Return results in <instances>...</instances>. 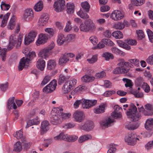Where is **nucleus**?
I'll use <instances>...</instances> for the list:
<instances>
[{"label": "nucleus", "instance_id": "obj_1", "mask_svg": "<svg viewBox=\"0 0 153 153\" xmlns=\"http://www.w3.org/2000/svg\"><path fill=\"white\" fill-rule=\"evenodd\" d=\"M71 114L70 113H65L60 112L58 115L56 113L55 110L52 111L51 113V121L54 125L60 124L64 120L70 118Z\"/></svg>", "mask_w": 153, "mask_h": 153}, {"label": "nucleus", "instance_id": "obj_2", "mask_svg": "<svg viewBox=\"0 0 153 153\" xmlns=\"http://www.w3.org/2000/svg\"><path fill=\"white\" fill-rule=\"evenodd\" d=\"M36 56L35 53L33 51L27 53L26 58L23 57L21 59L18 66L19 70L21 71L25 67H27L31 60Z\"/></svg>", "mask_w": 153, "mask_h": 153}, {"label": "nucleus", "instance_id": "obj_3", "mask_svg": "<svg viewBox=\"0 0 153 153\" xmlns=\"http://www.w3.org/2000/svg\"><path fill=\"white\" fill-rule=\"evenodd\" d=\"M79 27L80 30L84 32H93L96 29L95 24L91 19H88L82 22Z\"/></svg>", "mask_w": 153, "mask_h": 153}, {"label": "nucleus", "instance_id": "obj_4", "mask_svg": "<svg viewBox=\"0 0 153 153\" xmlns=\"http://www.w3.org/2000/svg\"><path fill=\"white\" fill-rule=\"evenodd\" d=\"M137 109L135 106L131 104L129 108L128 111H127L126 114L128 117L131 118L134 121H136L139 120L141 117V115L137 113Z\"/></svg>", "mask_w": 153, "mask_h": 153}, {"label": "nucleus", "instance_id": "obj_5", "mask_svg": "<svg viewBox=\"0 0 153 153\" xmlns=\"http://www.w3.org/2000/svg\"><path fill=\"white\" fill-rule=\"evenodd\" d=\"M22 38V37L18 38V36L15 34H12L10 36L9 38L10 42L8 47V50H10L12 49L16 43V48L19 47L21 45Z\"/></svg>", "mask_w": 153, "mask_h": 153}, {"label": "nucleus", "instance_id": "obj_6", "mask_svg": "<svg viewBox=\"0 0 153 153\" xmlns=\"http://www.w3.org/2000/svg\"><path fill=\"white\" fill-rule=\"evenodd\" d=\"M76 83V80L71 79L66 82L63 85L62 88V91L64 94L69 92L74 87Z\"/></svg>", "mask_w": 153, "mask_h": 153}, {"label": "nucleus", "instance_id": "obj_7", "mask_svg": "<svg viewBox=\"0 0 153 153\" xmlns=\"http://www.w3.org/2000/svg\"><path fill=\"white\" fill-rule=\"evenodd\" d=\"M141 139V138L138 137L135 133L131 132L126 137L125 140L128 145H134L136 143L137 140L140 141Z\"/></svg>", "mask_w": 153, "mask_h": 153}, {"label": "nucleus", "instance_id": "obj_8", "mask_svg": "<svg viewBox=\"0 0 153 153\" xmlns=\"http://www.w3.org/2000/svg\"><path fill=\"white\" fill-rule=\"evenodd\" d=\"M85 115L84 112L79 110L75 111L73 114V118L75 121L77 122H82L84 120Z\"/></svg>", "mask_w": 153, "mask_h": 153}, {"label": "nucleus", "instance_id": "obj_9", "mask_svg": "<svg viewBox=\"0 0 153 153\" xmlns=\"http://www.w3.org/2000/svg\"><path fill=\"white\" fill-rule=\"evenodd\" d=\"M56 86V81L54 79L43 88V91L46 93L51 92L55 89Z\"/></svg>", "mask_w": 153, "mask_h": 153}, {"label": "nucleus", "instance_id": "obj_10", "mask_svg": "<svg viewBox=\"0 0 153 153\" xmlns=\"http://www.w3.org/2000/svg\"><path fill=\"white\" fill-rule=\"evenodd\" d=\"M37 35L36 32L32 31H30L27 35H26L25 38V44L26 45H29L32 42Z\"/></svg>", "mask_w": 153, "mask_h": 153}, {"label": "nucleus", "instance_id": "obj_11", "mask_svg": "<svg viewBox=\"0 0 153 153\" xmlns=\"http://www.w3.org/2000/svg\"><path fill=\"white\" fill-rule=\"evenodd\" d=\"M124 16V14L121 11L116 10L112 12L111 18L114 21H118L122 19Z\"/></svg>", "mask_w": 153, "mask_h": 153}, {"label": "nucleus", "instance_id": "obj_12", "mask_svg": "<svg viewBox=\"0 0 153 153\" xmlns=\"http://www.w3.org/2000/svg\"><path fill=\"white\" fill-rule=\"evenodd\" d=\"M74 54L72 53H65L63 57L59 58V64L62 65H65L69 60L68 57L72 58L74 57Z\"/></svg>", "mask_w": 153, "mask_h": 153}, {"label": "nucleus", "instance_id": "obj_13", "mask_svg": "<svg viewBox=\"0 0 153 153\" xmlns=\"http://www.w3.org/2000/svg\"><path fill=\"white\" fill-rule=\"evenodd\" d=\"M65 3L64 0H57L53 4L55 10L57 12H61L63 9L65 5Z\"/></svg>", "mask_w": 153, "mask_h": 153}, {"label": "nucleus", "instance_id": "obj_14", "mask_svg": "<svg viewBox=\"0 0 153 153\" xmlns=\"http://www.w3.org/2000/svg\"><path fill=\"white\" fill-rule=\"evenodd\" d=\"M83 108H84L89 109L93 106H95L97 103V100H83Z\"/></svg>", "mask_w": 153, "mask_h": 153}, {"label": "nucleus", "instance_id": "obj_15", "mask_svg": "<svg viewBox=\"0 0 153 153\" xmlns=\"http://www.w3.org/2000/svg\"><path fill=\"white\" fill-rule=\"evenodd\" d=\"M49 38L48 35L47 34H40L36 42V44L39 45L40 44L46 42Z\"/></svg>", "mask_w": 153, "mask_h": 153}, {"label": "nucleus", "instance_id": "obj_16", "mask_svg": "<svg viewBox=\"0 0 153 153\" xmlns=\"http://www.w3.org/2000/svg\"><path fill=\"white\" fill-rule=\"evenodd\" d=\"M114 120L111 117H108L105 119L102 120L100 122V126L102 127H108L113 124Z\"/></svg>", "mask_w": 153, "mask_h": 153}, {"label": "nucleus", "instance_id": "obj_17", "mask_svg": "<svg viewBox=\"0 0 153 153\" xmlns=\"http://www.w3.org/2000/svg\"><path fill=\"white\" fill-rule=\"evenodd\" d=\"M94 127V123L92 121H87L79 128L86 131H89L91 130Z\"/></svg>", "mask_w": 153, "mask_h": 153}, {"label": "nucleus", "instance_id": "obj_18", "mask_svg": "<svg viewBox=\"0 0 153 153\" xmlns=\"http://www.w3.org/2000/svg\"><path fill=\"white\" fill-rule=\"evenodd\" d=\"M33 13L31 9H27L25 10L23 19L26 21L31 20L33 17Z\"/></svg>", "mask_w": 153, "mask_h": 153}, {"label": "nucleus", "instance_id": "obj_19", "mask_svg": "<svg viewBox=\"0 0 153 153\" xmlns=\"http://www.w3.org/2000/svg\"><path fill=\"white\" fill-rule=\"evenodd\" d=\"M49 19L48 15L46 14H42L39 19V25L41 26L44 25L48 22Z\"/></svg>", "mask_w": 153, "mask_h": 153}, {"label": "nucleus", "instance_id": "obj_20", "mask_svg": "<svg viewBox=\"0 0 153 153\" xmlns=\"http://www.w3.org/2000/svg\"><path fill=\"white\" fill-rule=\"evenodd\" d=\"M146 111L144 112V114L147 116H152L153 114V107L150 104H147L145 105Z\"/></svg>", "mask_w": 153, "mask_h": 153}, {"label": "nucleus", "instance_id": "obj_21", "mask_svg": "<svg viewBox=\"0 0 153 153\" xmlns=\"http://www.w3.org/2000/svg\"><path fill=\"white\" fill-rule=\"evenodd\" d=\"M49 125L48 122L47 120H44L42 122L40 127L41 134H44L49 130Z\"/></svg>", "mask_w": 153, "mask_h": 153}, {"label": "nucleus", "instance_id": "obj_22", "mask_svg": "<svg viewBox=\"0 0 153 153\" xmlns=\"http://www.w3.org/2000/svg\"><path fill=\"white\" fill-rule=\"evenodd\" d=\"M106 107L105 104L102 103L99 106L97 107L94 109V112L96 114H100L103 113L105 111V109Z\"/></svg>", "mask_w": 153, "mask_h": 153}, {"label": "nucleus", "instance_id": "obj_23", "mask_svg": "<svg viewBox=\"0 0 153 153\" xmlns=\"http://www.w3.org/2000/svg\"><path fill=\"white\" fill-rule=\"evenodd\" d=\"M128 69L126 67L116 68L113 71V73L115 74H124L127 73Z\"/></svg>", "mask_w": 153, "mask_h": 153}, {"label": "nucleus", "instance_id": "obj_24", "mask_svg": "<svg viewBox=\"0 0 153 153\" xmlns=\"http://www.w3.org/2000/svg\"><path fill=\"white\" fill-rule=\"evenodd\" d=\"M110 50L112 53L117 55L124 56L126 55L125 53L124 52L116 47L113 46L111 48Z\"/></svg>", "mask_w": 153, "mask_h": 153}, {"label": "nucleus", "instance_id": "obj_25", "mask_svg": "<svg viewBox=\"0 0 153 153\" xmlns=\"http://www.w3.org/2000/svg\"><path fill=\"white\" fill-rule=\"evenodd\" d=\"M7 108L9 109L13 108L16 110L17 108V107L15 102V98L13 97L9 99L7 103Z\"/></svg>", "mask_w": 153, "mask_h": 153}, {"label": "nucleus", "instance_id": "obj_26", "mask_svg": "<svg viewBox=\"0 0 153 153\" xmlns=\"http://www.w3.org/2000/svg\"><path fill=\"white\" fill-rule=\"evenodd\" d=\"M10 15V13H8L4 15V16H3L2 15H0V19H2L1 25V27H4L5 26Z\"/></svg>", "mask_w": 153, "mask_h": 153}, {"label": "nucleus", "instance_id": "obj_27", "mask_svg": "<svg viewBox=\"0 0 153 153\" xmlns=\"http://www.w3.org/2000/svg\"><path fill=\"white\" fill-rule=\"evenodd\" d=\"M50 55V51L46 48L41 50L39 54V56L45 59L47 58Z\"/></svg>", "mask_w": 153, "mask_h": 153}, {"label": "nucleus", "instance_id": "obj_28", "mask_svg": "<svg viewBox=\"0 0 153 153\" xmlns=\"http://www.w3.org/2000/svg\"><path fill=\"white\" fill-rule=\"evenodd\" d=\"M45 62L42 59H39L36 63L37 68L41 71H43L45 68Z\"/></svg>", "mask_w": 153, "mask_h": 153}, {"label": "nucleus", "instance_id": "obj_29", "mask_svg": "<svg viewBox=\"0 0 153 153\" xmlns=\"http://www.w3.org/2000/svg\"><path fill=\"white\" fill-rule=\"evenodd\" d=\"M145 128L148 130H152L153 129V119L147 120L145 124Z\"/></svg>", "mask_w": 153, "mask_h": 153}, {"label": "nucleus", "instance_id": "obj_30", "mask_svg": "<svg viewBox=\"0 0 153 153\" xmlns=\"http://www.w3.org/2000/svg\"><path fill=\"white\" fill-rule=\"evenodd\" d=\"M66 40V38L65 36L62 34H59L57 37V43L60 45H62Z\"/></svg>", "mask_w": 153, "mask_h": 153}, {"label": "nucleus", "instance_id": "obj_31", "mask_svg": "<svg viewBox=\"0 0 153 153\" xmlns=\"http://www.w3.org/2000/svg\"><path fill=\"white\" fill-rule=\"evenodd\" d=\"M22 149V145L20 141H17L14 145L13 151L17 152H21Z\"/></svg>", "mask_w": 153, "mask_h": 153}, {"label": "nucleus", "instance_id": "obj_32", "mask_svg": "<svg viewBox=\"0 0 153 153\" xmlns=\"http://www.w3.org/2000/svg\"><path fill=\"white\" fill-rule=\"evenodd\" d=\"M118 63L117 65L118 67L117 68L126 67L127 65L131 67V65L128 62H125L124 60L123 59H119L118 60Z\"/></svg>", "mask_w": 153, "mask_h": 153}, {"label": "nucleus", "instance_id": "obj_33", "mask_svg": "<svg viewBox=\"0 0 153 153\" xmlns=\"http://www.w3.org/2000/svg\"><path fill=\"white\" fill-rule=\"evenodd\" d=\"M43 7V2L40 1L35 4L34 7V9L36 11L39 12L42 10Z\"/></svg>", "mask_w": 153, "mask_h": 153}, {"label": "nucleus", "instance_id": "obj_34", "mask_svg": "<svg viewBox=\"0 0 153 153\" xmlns=\"http://www.w3.org/2000/svg\"><path fill=\"white\" fill-rule=\"evenodd\" d=\"M92 137L90 135L86 134L81 136L79 139V143H81L88 140H91Z\"/></svg>", "mask_w": 153, "mask_h": 153}, {"label": "nucleus", "instance_id": "obj_35", "mask_svg": "<svg viewBox=\"0 0 153 153\" xmlns=\"http://www.w3.org/2000/svg\"><path fill=\"white\" fill-rule=\"evenodd\" d=\"M70 76H65L63 74H61L59 76L58 80L59 85H61L65 81H67L70 78Z\"/></svg>", "mask_w": 153, "mask_h": 153}, {"label": "nucleus", "instance_id": "obj_36", "mask_svg": "<svg viewBox=\"0 0 153 153\" xmlns=\"http://www.w3.org/2000/svg\"><path fill=\"white\" fill-rule=\"evenodd\" d=\"M94 78V77L85 75L82 77L81 80L82 82H87L93 81Z\"/></svg>", "mask_w": 153, "mask_h": 153}, {"label": "nucleus", "instance_id": "obj_37", "mask_svg": "<svg viewBox=\"0 0 153 153\" xmlns=\"http://www.w3.org/2000/svg\"><path fill=\"white\" fill-rule=\"evenodd\" d=\"M67 7L68 13H73L74 8V5L73 3L71 2L67 3Z\"/></svg>", "mask_w": 153, "mask_h": 153}, {"label": "nucleus", "instance_id": "obj_38", "mask_svg": "<svg viewBox=\"0 0 153 153\" xmlns=\"http://www.w3.org/2000/svg\"><path fill=\"white\" fill-rule=\"evenodd\" d=\"M16 19V17L15 16H13L11 18L7 26L9 29L12 30L14 28L15 25V21Z\"/></svg>", "mask_w": 153, "mask_h": 153}, {"label": "nucleus", "instance_id": "obj_39", "mask_svg": "<svg viewBox=\"0 0 153 153\" xmlns=\"http://www.w3.org/2000/svg\"><path fill=\"white\" fill-rule=\"evenodd\" d=\"M56 65V63L54 60H50L47 63V68L48 70H51L53 69Z\"/></svg>", "mask_w": 153, "mask_h": 153}, {"label": "nucleus", "instance_id": "obj_40", "mask_svg": "<svg viewBox=\"0 0 153 153\" xmlns=\"http://www.w3.org/2000/svg\"><path fill=\"white\" fill-rule=\"evenodd\" d=\"M123 81L126 82V83L125 84V85L126 87H129L130 88H131L132 86L133 85V83L132 82V81L128 79L127 78H123Z\"/></svg>", "mask_w": 153, "mask_h": 153}, {"label": "nucleus", "instance_id": "obj_41", "mask_svg": "<svg viewBox=\"0 0 153 153\" xmlns=\"http://www.w3.org/2000/svg\"><path fill=\"white\" fill-rule=\"evenodd\" d=\"M139 126V125L137 123L135 124L130 123L126 125V127L129 130H134L137 128Z\"/></svg>", "mask_w": 153, "mask_h": 153}, {"label": "nucleus", "instance_id": "obj_42", "mask_svg": "<svg viewBox=\"0 0 153 153\" xmlns=\"http://www.w3.org/2000/svg\"><path fill=\"white\" fill-rule=\"evenodd\" d=\"M112 35L116 39H121L123 37L122 33L120 31H117L113 32Z\"/></svg>", "mask_w": 153, "mask_h": 153}, {"label": "nucleus", "instance_id": "obj_43", "mask_svg": "<svg viewBox=\"0 0 153 153\" xmlns=\"http://www.w3.org/2000/svg\"><path fill=\"white\" fill-rule=\"evenodd\" d=\"M102 56L106 60H108L110 59H113L114 58L113 55L112 53L108 52L103 53Z\"/></svg>", "mask_w": 153, "mask_h": 153}, {"label": "nucleus", "instance_id": "obj_44", "mask_svg": "<svg viewBox=\"0 0 153 153\" xmlns=\"http://www.w3.org/2000/svg\"><path fill=\"white\" fill-rule=\"evenodd\" d=\"M145 0H131V3L135 6H140L143 4Z\"/></svg>", "mask_w": 153, "mask_h": 153}, {"label": "nucleus", "instance_id": "obj_45", "mask_svg": "<svg viewBox=\"0 0 153 153\" xmlns=\"http://www.w3.org/2000/svg\"><path fill=\"white\" fill-rule=\"evenodd\" d=\"M87 89L86 87L84 86H79L76 88L74 91L77 93H80Z\"/></svg>", "mask_w": 153, "mask_h": 153}, {"label": "nucleus", "instance_id": "obj_46", "mask_svg": "<svg viewBox=\"0 0 153 153\" xmlns=\"http://www.w3.org/2000/svg\"><path fill=\"white\" fill-rule=\"evenodd\" d=\"M51 79V76L49 75L45 76L41 84V86H43L47 84Z\"/></svg>", "mask_w": 153, "mask_h": 153}, {"label": "nucleus", "instance_id": "obj_47", "mask_svg": "<svg viewBox=\"0 0 153 153\" xmlns=\"http://www.w3.org/2000/svg\"><path fill=\"white\" fill-rule=\"evenodd\" d=\"M98 59V55L95 54L90 59H87V61L90 64H92L97 61Z\"/></svg>", "mask_w": 153, "mask_h": 153}, {"label": "nucleus", "instance_id": "obj_48", "mask_svg": "<svg viewBox=\"0 0 153 153\" xmlns=\"http://www.w3.org/2000/svg\"><path fill=\"white\" fill-rule=\"evenodd\" d=\"M77 15L82 18L87 19L89 18V16L86 13H84L82 10H80L77 12Z\"/></svg>", "mask_w": 153, "mask_h": 153}, {"label": "nucleus", "instance_id": "obj_49", "mask_svg": "<svg viewBox=\"0 0 153 153\" xmlns=\"http://www.w3.org/2000/svg\"><path fill=\"white\" fill-rule=\"evenodd\" d=\"M104 44L108 46H113L114 45V43L110 39H102Z\"/></svg>", "mask_w": 153, "mask_h": 153}, {"label": "nucleus", "instance_id": "obj_50", "mask_svg": "<svg viewBox=\"0 0 153 153\" xmlns=\"http://www.w3.org/2000/svg\"><path fill=\"white\" fill-rule=\"evenodd\" d=\"M14 135L18 139L22 138L23 137L22 130L21 129L19 131H17L16 134Z\"/></svg>", "mask_w": 153, "mask_h": 153}, {"label": "nucleus", "instance_id": "obj_51", "mask_svg": "<svg viewBox=\"0 0 153 153\" xmlns=\"http://www.w3.org/2000/svg\"><path fill=\"white\" fill-rule=\"evenodd\" d=\"M81 5L84 9L85 10L86 12H88L90 8V6L87 2L85 1L82 2Z\"/></svg>", "mask_w": 153, "mask_h": 153}, {"label": "nucleus", "instance_id": "obj_52", "mask_svg": "<svg viewBox=\"0 0 153 153\" xmlns=\"http://www.w3.org/2000/svg\"><path fill=\"white\" fill-rule=\"evenodd\" d=\"M89 39L94 45H97L98 42V39L95 36H91L89 38Z\"/></svg>", "mask_w": 153, "mask_h": 153}, {"label": "nucleus", "instance_id": "obj_53", "mask_svg": "<svg viewBox=\"0 0 153 153\" xmlns=\"http://www.w3.org/2000/svg\"><path fill=\"white\" fill-rule=\"evenodd\" d=\"M10 6L9 4H6L4 2H2L1 5V9L4 10H7L10 7Z\"/></svg>", "mask_w": 153, "mask_h": 153}, {"label": "nucleus", "instance_id": "obj_54", "mask_svg": "<svg viewBox=\"0 0 153 153\" xmlns=\"http://www.w3.org/2000/svg\"><path fill=\"white\" fill-rule=\"evenodd\" d=\"M142 87L146 93L149 92L150 90V87L147 83L143 82L142 85Z\"/></svg>", "mask_w": 153, "mask_h": 153}, {"label": "nucleus", "instance_id": "obj_55", "mask_svg": "<svg viewBox=\"0 0 153 153\" xmlns=\"http://www.w3.org/2000/svg\"><path fill=\"white\" fill-rule=\"evenodd\" d=\"M71 22L70 21L67 22L66 25L64 29V31L66 32H68L72 29Z\"/></svg>", "mask_w": 153, "mask_h": 153}, {"label": "nucleus", "instance_id": "obj_56", "mask_svg": "<svg viewBox=\"0 0 153 153\" xmlns=\"http://www.w3.org/2000/svg\"><path fill=\"white\" fill-rule=\"evenodd\" d=\"M128 62L130 64V63L132 64L136 67H138L139 65V60L136 59H130L128 60Z\"/></svg>", "mask_w": 153, "mask_h": 153}, {"label": "nucleus", "instance_id": "obj_57", "mask_svg": "<svg viewBox=\"0 0 153 153\" xmlns=\"http://www.w3.org/2000/svg\"><path fill=\"white\" fill-rule=\"evenodd\" d=\"M114 27L116 29L122 30L124 28V25L123 23L119 22L114 25Z\"/></svg>", "mask_w": 153, "mask_h": 153}, {"label": "nucleus", "instance_id": "obj_58", "mask_svg": "<svg viewBox=\"0 0 153 153\" xmlns=\"http://www.w3.org/2000/svg\"><path fill=\"white\" fill-rule=\"evenodd\" d=\"M145 148L147 150H149L153 148V140L148 142L145 145Z\"/></svg>", "mask_w": 153, "mask_h": 153}, {"label": "nucleus", "instance_id": "obj_59", "mask_svg": "<svg viewBox=\"0 0 153 153\" xmlns=\"http://www.w3.org/2000/svg\"><path fill=\"white\" fill-rule=\"evenodd\" d=\"M136 33L137 35V37L139 39L141 40L145 36L142 30H136Z\"/></svg>", "mask_w": 153, "mask_h": 153}, {"label": "nucleus", "instance_id": "obj_60", "mask_svg": "<svg viewBox=\"0 0 153 153\" xmlns=\"http://www.w3.org/2000/svg\"><path fill=\"white\" fill-rule=\"evenodd\" d=\"M105 72L102 71L100 72L96 73L95 74V77L97 79H99L103 78L105 77Z\"/></svg>", "mask_w": 153, "mask_h": 153}, {"label": "nucleus", "instance_id": "obj_61", "mask_svg": "<svg viewBox=\"0 0 153 153\" xmlns=\"http://www.w3.org/2000/svg\"><path fill=\"white\" fill-rule=\"evenodd\" d=\"M84 99L77 100H76L74 104V108H77L79 107V105L82 103L83 104V107L84 103H83V100Z\"/></svg>", "mask_w": 153, "mask_h": 153}, {"label": "nucleus", "instance_id": "obj_62", "mask_svg": "<svg viewBox=\"0 0 153 153\" xmlns=\"http://www.w3.org/2000/svg\"><path fill=\"white\" fill-rule=\"evenodd\" d=\"M146 32L150 41L153 42V33L149 29L147 30Z\"/></svg>", "mask_w": 153, "mask_h": 153}, {"label": "nucleus", "instance_id": "obj_63", "mask_svg": "<svg viewBox=\"0 0 153 153\" xmlns=\"http://www.w3.org/2000/svg\"><path fill=\"white\" fill-rule=\"evenodd\" d=\"M111 116L115 119L120 118L121 116V114L119 112L114 111L111 114Z\"/></svg>", "mask_w": 153, "mask_h": 153}, {"label": "nucleus", "instance_id": "obj_64", "mask_svg": "<svg viewBox=\"0 0 153 153\" xmlns=\"http://www.w3.org/2000/svg\"><path fill=\"white\" fill-rule=\"evenodd\" d=\"M78 138V137L75 135H68V141L69 142H74L76 141Z\"/></svg>", "mask_w": 153, "mask_h": 153}]
</instances>
